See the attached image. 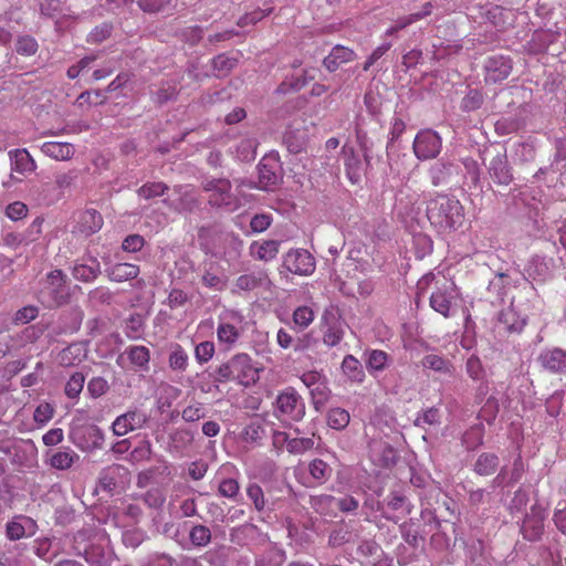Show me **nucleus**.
<instances>
[{
	"label": "nucleus",
	"mask_w": 566,
	"mask_h": 566,
	"mask_svg": "<svg viewBox=\"0 0 566 566\" xmlns=\"http://www.w3.org/2000/svg\"><path fill=\"white\" fill-rule=\"evenodd\" d=\"M101 274V264L96 258L76 260L72 268V275L81 282H92Z\"/></svg>",
	"instance_id": "nucleus-14"
},
{
	"label": "nucleus",
	"mask_w": 566,
	"mask_h": 566,
	"mask_svg": "<svg viewBox=\"0 0 566 566\" xmlns=\"http://www.w3.org/2000/svg\"><path fill=\"white\" fill-rule=\"evenodd\" d=\"M499 465V458L494 453H482L479 455L475 464L474 471L479 475H490L495 472Z\"/></svg>",
	"instance_id": "nucleus-32"
},
{
	"label": "nucleus",
	"mask_w": 566,
	"mask_h": 566,
	"mask_svg": "<svg viewBox=\"0 0 566 566\" xmlns=\"http://www.w3.org/2000/svg\"><path fill=\"white\" fill-rule=\"evenodd\" d=\"M421 365L423 368L431 369L444 375H452L454 371L453 364L449 359L437 354L426 355L421 360Z\"/></svg>",
	"instance_id": "nucleus-25"
},
{
	"label": "nucleus",
	"mask_w": 566,
	"mask_h": 566,
	"mask_svg": "<svg viewBox=\"0 0 566 566\" xmlns=\"http://www.w3.org/2000/svg\"><path fill=\"white\" fill-rule=\"evenodd\" d=\"M151 444L149 441H143L129 453L130 462H143L150 459Z\"/></svg>",
	"instance_id": "nucleus-60"
},
{
	"label": "nucleus",
	"mask_w": 566,
	"mask_h": 566,
	"mask_svg": "<svg viewBox=\"0 0 566 566\" xmlns=\"http://www.w3.org/2000/svg\"><path fill=\"white\" fill-rule=\"evenodd\" d=\"M231 182L228 179H209L202 184L203 191L209 193L208 202L212 207H226L234 210L239 207L238 198L231 191Z\"/></svg>",
	"instance_id": "nucleus-5"
},
{
	"label": "nucleus",
	"mask_w": 566,
	"mask_h": 566,
	"mask_svg": "<svg viewBox=\"0 0 566 566\" xmlns=\"http://www.w3.org/2000/svg\"><path fill=\"white\" fill-rule=\"evenodd\" d=\"M283 139L290 153L300 154L307 144V129L301 124L290 125L284 133Z\"/></svg>",
	"instance_id": "nucleus-17"
},
{
	"label": "nucleus",
	"mask_w": 566,
	"mask_h": 566,
	"mask_svg": "<svg viewBox=\"0 0 566 566\" xmlns=\"http://www.w3.org/2000/svg\"><path fill=\"white\" fill-rule=\"evenodd\" d=\"M251 254L262 261H270L274 259L279 252V242L275 240H268L261 243L254 242L251 244Z\"/></svg>",
	"instance_id": "nucleus-28"
},
{
	"label": "nucleus",
	"mask_w": 566,
	"mask_h": 566,
	"mask_svg": "<svg viewBox=\"0 0 566 566\" xmlns=\"http://www.w3.org/2000/svg\"><path fill=\"white\" fill-rule=\"evenodd\" d=\"M262 368L245 353H238L229 360L218 366L214 371V381H234L245 388L251 387L260 379Z\"/></svg>",
	"instance_id": "nucleus-2"
},
{
	"label": "nucleus",
	"mask_w": 566,
	"mask_h": 566,
	"mask_svg": "<svg viewBox=\"0 0 566 566\" xmlns=\"http://www.w3.org/2000/svg\"><path fill=\"white\" fill-rule=\"evenodd\" d=\"M145 535L142 530L132 528L123 533V543L126 547L136 548L144 542Z\"/></svg>",
	"instance_id": "nucleus-63"
},
{
	"label": "nucleus",
	"mask_w": 566,
	"mask_h": 566,
	"mask_svg": "<svg viewBox=\"0 0 566 566\" xmlns=\"http://www.w3.org/2000/svg\"><path fill=\"white\" fill-rule=\"evenodd\" d=\"M489 170L493 180L500 185H509L512 180L510 168L503 157L493 158Z\"/></svg>",
	"instance_id": "nucleus-27"
},
{
	"label": "nucleus",
	"mask_w": 566,
	"mask_h": 566,
	"mask_svg": "<svg viewBox=\"0 0 566 566\" xmlns=\"http://www.w3.org/2000/svg\"><path fill=\"white\" fill-rule=\"evenodd\" d=\"M240 338V331L233 324L220 322L217 327V339L219 344L224 345L226 349H231Z\"/></svg>",
	"instance_id": "nucleus-26"
},
{
	"label": "nucleus",
	"mask_w": 566,
	"mask_h": 566,
	"mask_svg": "<svg viewBox=\"0 0 566 566\" xmlns=\"http://www.w3.org/2000/svg\"><path fill=\"white\" fill-rule=\"evenodd\" d=\"M105 99H106V96L99 90L85 91L78 95V97L76 98V104L80 107H84V106L103 104L105 102Z\"/></svg>",
	"instance_id": "nucleus-45"
},
{
	"label": "nucleus",
	"mask_w": 566,
	"mask_h": 566,
	"mask_svg": "<svg viewBox=\"0 0 566 566\" xmlns=\"http://www.w3.org/2000/svg\"><path fill=\"white\" fill-rule=\"evenodd\" d=\"M54 415V408L49 402L40 403L33 415V419L36 423L45 424L49 422Z\"/></svg>",
	"instance_id": "nucleus-64"
},
{
	"label": "nucleus",
	"mask_w": 566,
	"mask_h": 566,
	"mask_svg": "<svg viewBox=\"0 0 566 566\" xmlns=\"http://www.w3.org/2000/svg\"><path fill=\"white\" fill-rule=\"evenodd\" d=\"M11 169L21 175L31 174L36 169V163L27 149H14L9 153Z\"/></svg>",
	"instance_id": "nucleus-21"
},
{
	"label": "nucleus",
	"mask_w": 566,
	"mask_h": 566,
	"mask_svg": "<svg viewBox=\"0 0 566 566\" xmlns=\"http://www.w3.org/2000/svg\"><path fill=\"white\" fill-rule=\"evenodd\" d=\"M441 422V413L438 408L431 407L423 411L421 416H419L415 423L417 426L421 424H429V426H436L440 424Z\"/></svg>",
	"instance_id": "nucleus-57"
},
{
	"label": "nucleus",
	"mask_w": 566,
	"mask_h": 566,
	"mask_svg": "<svg viewBox=\"0 0 566 566\" xmlns=\"http://www.w3.org/2000/svg\"><path fill=\"white\" fill-rule=\"evenodd\" d=\"M345 155V170L352 184H358L361 180L364 167L359 156L355 153L353 147L343 148Z\"/></svg>",
	"instance_id": "nucleus-20"
},
{
	"label": "nucleus",
	"mask_w": 566,
	"mask_h": 566,
	"mask_svg": "<svg viewBox=\"0 0 566 566\" xmlns=\"http://www.w3.org/2000/svg\"><path fill=\"white\" fill-rule=\"evenodd\" d=\"M85 377L82 373H74L67 380L64 392L70 399H75L83 390Z\"/></svg>",
	"instance_id": "nucleus-40"
},
{
	"label": "nucleus",
	"mask_w": 566,
	"mask_h": 566,
	"mask_svg": "<svg viewBox=\"0 0 566 566\" xmlns=\"http://www.w3.org/2000/svg\"><path fill=\"white\" fill-rule=\"evenodd\" d=\"M356 57H357V54L353 49L337 44L331 50L329 54L323 60V65L329 72H335L342 65L356 60Z\"/></svg>",
	"instance_id": "nucleus-16"
},
{
	"label": "nucleus",
	"mask_w": 566,
	"mask_h": 566,
	"mask_svg": "<svg viewBox=\"0 0 566 566\" xmlns=\"http://www.w3.org/2000/svg\"><path fill=\"white\" fill-rule=\"evenodd\" d=\"M483 424H476L464 432L462 441L468 449H474L483 443Z\"/></svg>",
	"instance_id": "nucleus-38"
},
{
	"label": "nucleus",
	"mask_w": 566,
	"mask_h": 566,
	"mask_svg": "<svg viewBox=\"0 0 566 566\" xmlns=\"http://www.w3.org/2000/svg\"><path fill=\"white\" fill-rule=\"evenodd\" d=\"M103 217L95 209L81 211L76 219L74 232L84 237H90L98 232L103 227Z\"/></svg>",
	"instance_id": "nucleus-12"
},
{
	"label": "nucleus",
	"mask_w": 566,
	"mask_h": 566,
	"mask_svg": "<svg viewBox=\"0 0 566 566\" xmlns=\"http://www.w3.org/2000/svg\"><path fill=\"white\" fill-rule=\"evenodd\" d=\"M465 370L470 378L473 380H481L484 378L485 371L479 357L472 355L465 363Z\"/></svg>",
	"instance_id": "nucleus-51"
},
{
	"label": "nucleus",
	"mask_w": 566,
	"mask_h": 566,
	"mask_svg": "<svg viewBox=\"0 0 566 566\" xmlns=\"http://www.w3.org/2000/svg\"><path fill=\"white\" fill-rule=\"evenodd\" d=\"M280 181L274 167L264 160L259 164V188L265 191L273 190Z\"/></svg>",
	"instance_id": "nucleus-24"
},
{
	"label": "nucleus",
	"mask_w": 566,
	"mask_h": 566,
	"mask_svg": "<svg viewBox=\"0 0 566 566\" xmlns=\"http://www.w3.org/2000/svg\"><path fill=\"white\" fill-rule=\"evenodd\" d=\"M84 358L85 348L83 345L73 343L57 354L56 360L63 367H71L80 364Z\"/></svg>",
	"instance_id": "nucleus-23"
},
{
	"label": "nucleus",
	"mask_w": 566,
	"mask_h": 566,
	"mask_svg": "<svg viewBox=\"0 0 566 566\" xmlns=\"http://www.w3.org/2000/svg\"><path fill=\"white\" fill-rule=\"evenodd\" d=\"M78 177L77 170L70 169L65 172H60L55 175V186L60 190L67 189L74 185Z\"/></svg>",
	"instance_id": "nucleus-61"
},
{
	"label": "nucleus",
	"mask_w": 566,
	"mask_h": 566,
	"mask_svg": "<svg viewBox=\"0 0 566 566\" xmlns=\"http://www.w3.org/2000/svg\"><path fill=\"white\" fill-rule=\"evenodd\" d=\"M77 459V453L66 448L63 450H59L52 454V457L50 458V465L57 470H67L73 465V463Z\"/></svg>",
	"instance_id": "nucleus-31"
},
{
	"label": "nucleus",
	"mask_w": 566,
	"mask_h": 566,
	"mask_svg": "<svg viewBox=\"0 0 566 566\" xmlns=\"http://www.w3.org/2000/svg\"><path fill=\"white\" fill-rule=\"evenodd\" d=\"M127 355L130 363L140 368L147 367L150 359L149 349L145 346H133L128 349Z\"/></svg>",
	"instance_id": "nucleus-43"
},
{
	"label": "nucleus",
	"mask_w": 566,
	"mask_h": 566,
	"mask_svg": "<svg viewBox=\"0 0 566 566\" xmlns=\"http://www.w3.org/2000/svg\"><path fill=\"white\" fill-rule=\"evenodd\" d=\"M168 190V186L161 181L147 182L143 185L137 193L139 197L149 200L163 196Z\"/></svg>",
	"instance_id": "nucleus-37"
},
{
	"label": "nucleus",
	"mask_w": 566,
	"mask_h": 566,
	"mask_svg": "<svg viewBox=\"0 0 566 566\" xmlns=\"http://www.w3.org/2000/svg\"><path fill=\"white\" fill-rule=\"evenodd\" d=\"M434 284V291L430 295V306L433 311L440 313L443 317L451 316L452 296L446 282L440 285L434 274L428 273L423 275L417 284V296L424 297L427 290Z\"/></svg>",
	"instance_id": "nucleus-4"
},
{
	"label": "nucleus",
	"mask_w": 566,
	"mask_h": 566,
	"mask_svg": "<svg viewBox=\"0 0 566 566\" xmlns=\"http://www.w3.org/2000/svg\"><path fill=\"white\" fill-rule=\"evenodd\" d=\"M344 337L343 323L334 322L328 324L323 335V342L329 347H334L340 343Z\"/></svg>",
	"instance_id": "nucleus-36"
},
{
	"label": "nucleus",
	"mask_w": 566,
	"mask_h": 566,
	"mask_svg": "<svg viewBox=\"0 0 566 566\" xmlns=\"http://www.w3.org/2000/svg\"><path fill=\"white\" fill-rule=\"evenodd\" d=\"M28 212V206L21 201H14L10 203L6 209V216L13 221L25 218Z\"/></svg>",
	"instance_id": "nucleus-62"
},
{
	"label": "nucleus",
	"mask_w": 566,
	"mask_h": 566,
	"mask_svg": "<svg viewBox=\"0 0 566 566\" xmlns=\"http://www.w3.org/2000/svg\"><path fill=\"white\" fill-rule=\"evenodd\" d=\"M426 216L438 233H451L462 226L464 208L455 197L439 193L427 201Z\"/></svg>",
	"instance_id": "nucleus-1"
},
{
	"label": "nucleus",
	"mask_w": 566,
	"mask_h": 566,
	"mask_svg": "<svg viewBox=\"0 0 566 566\" xmlns=\"http://www.w3.org/2000/svg\"><path fill=\"white\" fill-rule=\"evenodd\" d=\"M283 263L287 271L297 275H311L315 271V260L304 249L290 250Z\"/></svg>",
	"instance_id": "nucleus-8"
},
{
	"label": "nucleus",
	"mask_w": 566,
	"mask_h": 566,
	"mask_svg": "<svg viewBox=\"0 0 566 566\" xmlns=\"http://www.w3.org/2000/svg\"><path fill=\"white\" fill-rule=\"evenodd\" d=\"M239 291L250 292L256 290H269L271 281L265 270H258L240 275L234 283Z\"/></svg>",
	"instance_id": "nucleus-13"
},
{
	"label": "nucleus",
	"mask_w": 566,
	"mask_h": 566,
	"mask_svg": "<svg viewBox=\"0 0 566 566\" xmlns=\"http://www.w3.org/2000/svg\"><path fill=\"white\" fill-rule=\"evenodd\" d=\"M308 472L316 484L325 483L333 473V469L322 459H314L308 464Z\"/></svg>",
	"instance_id": "nucleus-30"
},
{
	"label": "nucleus",
	"mask_w": 566,
	"mask_h": 566,
	"mask_svg": "<svg viewBox=\"0 0 566 566\" xmlns=\"http://www.w3.org/2000/svg\"><path fill=\"white\" fill-rule=\"evenodd\" d=\"M275 405L280 413L290 420L300 421L305 415L304 401L292 387L279 394Z\"/></svg>",
	"instance_id": "nucleus-6"
},
{
	"label": "nucleus",
	"mask_w": 566,
	"mask_h": 566,
	"mask_svg": "<svg viewBox=\"0 0 566 566\" xmlns=\"http://www.w3.org/2000/svg\"><path fill=\"white\" fill-rule=\"evenodd\" d=\"M189 538L195 546L202 547L210 543L211 532L209 527L199 524L191 528Z\"/></svg>",
	"instance_id": "nucleus-42"
},
{
	"label": "nucleus",
	"mask_w": 566,
	"mask_h": 566,
	"mask_svg": "<svg viewBox=\"0 0 566 566\" xmlns=\"http://www.w3.org/2000/svg\"><path fill=\"white\" fill-rule=\"evenodd\" d=\"M350 420L347 410L343 408H332L327 413V424L335 430L345 429Z\"/></svg>",
	"instance_id": "nucleus-35"
},
{
	"label": "nucleus",
	"mask_w": 566,
	"mask_h": 566,
	"mask_svg": "<svg viewBox=\"0 0 566 566\" xmlns=\"http://www.w3.org/2000/svg\"><path fill=\"white\" fill-rule=\"evenodd\" d=\"M38 298L46 308H55L69 304L71 289L66 274L60 269L50 271L40 281Z\"/></svg>",
	"instance_id": "nucleus-3"
},
{
	"label": "nucleus",
	"mask_w": 566,
	"mask_h": 566,
	"mask_svg": "<svg viewBox=\"0 0 566 566\" xmlns=\"http://www.w3.org/2000/svg\"><path fill=\"white\" fill-rule=\"evenodd\" d=\"M484 69L485 83L496 84L509 77L513 69V63L509 56L493 55L486 59Z\"/></svg>",
	"instance_id": "nucleus-10"
},
{
	"label": "nucleus",
	"mask_w": 566,
	"mask_h": 566,
	"mask_svg": "<svg viewBox=\"0 0 566 566\" xmlns=\"http://www.w3.org/2000/svg\"><path fill=\"white\" fill-rule=\"evenodd\" d=\"M546 518V511L542 506L535 504L531 507L528 514H526L521 532L523 537L527 541H538L544 533V521Z\"/></svg>",
	"instance_id": "nucleus-9"
},
{
	"label": "nucleus",
	"mask_w": 566,
	"mask_h": 566,
	"mask_svg": "<svg viewBox=\"0 0 566 566\" xmlns=\"http://www.w3.org/2000/svg\"><path fill=\"white\" fill-rule=\"evenodd\" d=\"M41 151L57 161H66L73 158L75 147L65 142H45L41 145Z\"/></svg>",
	"instance_id": "nucleus-19"
},
{
	"label": "nucleus",
	"mask_w": 566,
	"mask_h": 566,
	"mask_svg": "<svg viewBox=\"0 0 566 566\" xmlns=\"http://www.w3.org/2000/svg\"><path fill=\"white\" fill-rule=\"evenodd\" d=\"M240 491V484L237 479L224 478L221 479L218 485V493L222 497L235 500Z\"/></svg>",
	"instance_id": "nucleus-41"
},
{
	"label": "nucleus",
	"mask_w": 566,
	"mask_h": 566,
	"mask_svg": "<svg viewBox=\"0 0 566 566\" xmlns=\"http://www.w3.org/2000/svg\"><path fill=\"white\" fill-rule=\"evenodd\" d=\"M538 361L544 369L552 374H566V350L547 349L539 355Z\"/></svg>",
	"instance_id": "nucleus-15"
},
{
	"label": "nucleus",
	"mask_w": 566,
	"mask_h": 566,
	"mask_svg": "<svg viewBox=\"0 0 566 566\" xmlns=\"http://www.w3.org/2000/svg\"><path fill=\"white\" fill-rule=\"evenodd\" d=\"M310 503L316 512L321 514H327L328 511H331L335 505L336 497L329 494L314 495L311 496Z\"/></svg>",
	"instance_id": "nucleus-44"
},
{
	"label": "nucleus",
	"mask_w": 566,
	"mask_h": 566,
	"mask_svg": "<svg viewBox=\"0 0 566 566\" xmlns=\"http://www.w3.org/2000/svg\"><path fill=\"white\" fill-rule=\"evenodd\" d=\"M499 412V402L495 397H489L480 410V418L492 423Z\"/></svg>",
	"instance_id": "nucleus-53"
},
{
	"label": "nucleus",
	"mask_w": 566,
	"mask_h": 566,
	"mask_svg": "<svg viewBox=\"0 0 566 566\" xmlns=\"http://www.w3.org/2000/svg\"><path fill=\"white\" fill-rule=\"evenodd\" d=\"M314 448L313 438H294L287 441V451L290 453H303Z\"/></svg>",
	"instance_id": "nucleus-52"
},
{
	"label": "nucleus",
	"mask_w": 566,
	"mask_h": 566,
	"mask_svg": "<svg viewBox=\"0 0 566 566\" xmlns=\"http://www.w3.org/2000/svg\"><path fill=\"white\" fill-rule=\"evenodd\" d=\"M176 191L180 195L179 202L175 209L178 211H191L198 206V199L193 190L188 186H177Z\"/></svg>",
	"instance_id": "nucleus-34"
},
{
	"label": "nucleus",
	"mask_w": 566,
	"mask_h": 566,
	"mask_svg": "<svg viewBox=\"0 0 566 566\" xmlns=\"http://www.w3.org/2000/svg\"><path fill=\"white\" fill-rule=\"evenodd\" d=\"M140 273L137 264L118 262L106 270L107 279L111 282L123 283L136 279Z\"/></svg>",
	"instance_id": "nucleus-18"
},
{
	"label": "nucleus",
	"mask_w": 566,
	"mask_h": 566,
	"mask_svg": "<svg viewBox=\"0 0 566 566\" xmlns=\"http://www.w3.org/2000/svg\"><path fill=\"white\" fill-rule=\"evenodd\" d=\"M314 312L308 306H298L293 313V322L300 328L308 327L314 321Z\"/></svg>",
	"instance_id": "nucleus-47"
},
{
	"label": "nucleus",
	"mask_w": 566,
	"mask_h": 566,
	"mask_svg": "<svg viewBox=\"0 0 566 566\" xmlns=\"http://www.w3.org/2000/svg\"><path fill=\"white\" fill-rule=\"evenodd\" d=\"M483 95L478 90H470L462 98L461 107L465 112H472L481 107Z\"/></svg>",
	"instance_id": "nucleus-48"
},
{
	"label": "nucleus",
	"mask_w": 566,
	"mask_h": 566,
	"mask_svg": "<svg viewBox=\"0 0 566 566\" xmlns=\"http://www.w3.org/2000/svg\"><path fill=\"white\" fill-rule=\"evenodd\" d=\"M169 367L172 370L185 371L189 365V356L179 344H174L168 358Z\"/></svg>",
	"instance_id": "nucleus-33"
},
{
	"label": "nucleus",
	"mask_w": 566,
	"mask_h": 566,
	"mask_svg": "<svg viewBox=\"0 0 566 566\" xmlns=\"http://www.w3.org/2000/svg\"><path fill=\"white\" fill-rule=\"evenodd\" d=\"M147 421L145 412L139 410H130L118 416L113 422L112 429L116 436H125L130 431L143 428Z\"/></svg>",
	"instance_id": "nucleus-11"
},
{
	"label": "nucleus",
	"mask_w": 566,
	"mask_h": 566,
	"mask_svg": "<svg viewBox=\"0 0 566 566\" xmlns=\"http://www.w3.org/2000/svg\"><path fill=\"white\" fill-rule=\"evenodd\" d=\"M390 361L391 357L381 349H370L365 352V364L370 375L384 371Z\"/></svg>",
	"instance_id": "nucleus-22"
},
{
	"label": "nucleus",
	"mask_w": 566,
	"mask_h": 566,
	"mask_svg": "<svg viewBox=\"0 0 566 566\" xmlns=\"http://www.w3.org/2000/svg\"><path fill=\"white\" fill-rule=\"evenodd\" d=\"M302 382L311 390L324 389V377L316 370H310L301 376Z\"/></svg>",
	"instance_id": "nucleus-56"
},
{
	"label": "nucleus",
	"mask_w": 566,
	"mask_h": 566,
	"mask_svg": "<svg viewBox=\"0 0 566 566\" xmlns=\"http://www.w3.org/2000/svg\"><path fill=\"white\" fill-rule=\"evenodd\" d=\"M342 369L344 374L355 382H363L365 379V373L360 361L353 355H346L342 363Z\"/></svg>",
	"instance_id": "nucleus-29"
},
{
	"label": "nucleus",
	"mask_w": 566,
	"mask_h": 566,
	"mask_svg": "<svg viewBox=\"0 0 566 566\" xmlns=\"http://www.w3.org/2000/svg\"><path fill=\"white\" fill-rule=\"evenodd\" d=\"M247 495L252 501L254 507L261 512L265 507V499L262 488L256 484H250L247 488Z\"/></svg>",
	"instance_id": "nucleus-54"
},
{
	"label": "nucleus",
	"mask_w": 566,
	"mask_h": 566,
	"mask_svg": "<svg viewBox=\"0 0 566 566\" xmlns=\"http://www.w3.org/2000/svg\"><path fill=\"white\" fill-rule=\"evenodd\" d=\"M50 549H51V541L46 537H43V538H38L34 541V553L35 555L48 562V563H51L53 560V558L56 556V555H50Z\"/></svg>",
	"instance_id": "nucleus-58"
},
{
	"label": "nucleus",
	"mask_w": 566,
	"mask_h": 566,
	"mask_svg": "<svg viewBox=\"0 0 566 566\" xmlns=\"http://www.w3.org/2000/svg\"><path fill=\"white\" fill-rule=\"evenodd\" d=\"M38 42L34 38L25 35L18 39L15 44V51L22 55H33L38 51Z\"/></svg>",
	"instance_id": "nucleus-50"
},
{
	"label": "nucleus",
	"mask_w": 566,
	"mask_h": 566,
	"mask_svg": "<svg viewBox=\"0 0 566 566\" xmlns=\"http://www.w3.org/2000/svg\"><path fill=\"white\" fill-rule=\"evenodd\" d=\"M145 245V239L140 234H129L122 242V249L125 252L136 253Z\"/></svg>",
	"instance_id": "nucleus-59"
},
{
	"label": "nucleus",
	"mask_w": 566,
	"mask_h": 566,
	"mask_svg": "<svg viewBox=\"0 0 566 566\" xmlns=\"http://www.w3.org/2000/svg\"><path fill=\"white\" fill-rule=\"evenodd\" d=\"M216 353V347L212 342L205 340L196 345L195 358L198 364L202 365L212 359Z\"/></svg>",
	"instance_id": "nucleus-46"
},
{
	"label": "nucleus",
	"mask_w": 566,
	"mask_h": 566,
	"mask_svg": "<svg viewBox=\"0 0 566 566\" xmlns=\"http://www.w3.org/2000/svg\"><path fill=\"white\" fill-rule=\"evenodd\" d=\"M235 65L237 59L226 54H219L212 60V67L218 72L217 76L219 77L228 75Z\"/></svg>",
	"instance_id": "nucleus-39"
},
{
	"label": "nucleus",
	"mask_w": 566,
	"mask_h": 566,
	"mask_svg": "<svg viewBox=\"0 0 566 566\" xmlns=\"http://www.w3.org/2000/svg\"><path fill=\"white\" fill-rule=\"evenodd\" d=\"M113 25L111 23H102L95 27L88 34L87 42L97 44L111 36Z\"/></svg>",
	"instance_id": "nucleus-49"
},
{
	"label": "nucleus",
	"mask_w": 566,
	"mask_h": 566,
	"mask_svg": "<svg viewBox=\"0 0 566 566\" xmlns=\"http://www.w3.org/2000/svg\"><path fill=\"white\" fill-rule=\"evenodd\" d=\"M432 2L422 4L421 10L402 17V27H409L412 23L429 17L433 11Z\"/></svg>",
	"instance_id": "nucleus-55"
},
{
	"label": "nucleus",
	"mask_w": 566,
	"mask_h": 566,
	"mask_svg": "<svg viewBox=\"0 0 566 566\" xmlns=\"http://www.w3.org/2000/svg\"><path fill=\"white\" fill-rule=\"evenodd\" d=\"M441 146L440 136L431 129H424L417 134L413 142V151L419 159H432L438 156Z\"/></svg>",
	"instance_id": "nucleus-7"
}]
</instances>
